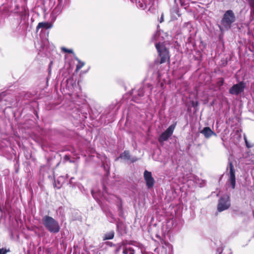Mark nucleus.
Instances as JSON below:
<instances>
[{
  "mask_svg": "<svg viewBox=\"0 0 254 254\" xmlns=\"http://www.w3.org/2000/svg\"><path fill=\"white\" fill-rule=\"evenodd\" d=\"M42 221L45 228L50 233L56 234L60 232L59 223L52 217L45 215L43 217Z\"/></svg>",
  "mask_w": 254,
  "mask_h": 254,
  "instance_id": "nucleus-1",
  "label": "nucleus"
},
{
  "mask_svg": "<svg viewBox=\"0 0 254 254\" xmlns=\"http://www.w3.org/2000/svg\"><path fill=\"white\" fill-rule=\"evenodd\" d=\"M236 19L235 14L232 10H228L223 14L221 21L222 26L226 29L229 30L231 28L232 24Z\"/></svg>",
  "mask_w": 254,
  "mask_h": 254,
  "instance_id": "nucleus-2",
  "label": "nucleus"
},
{
  "mask_svg": "<svg viewBox=\"0 0 254 254\" xmlns=\"http://www.w3.org/2000/svg\"><path fill=\"white\" fill-rule=\"evenodd\" d=\"M155 47L160 57V64H163L169 60L170 57L168 50L163 43H156Z\"/></svg>",
  "mask_w": 254,
  "mask_h": 254,
  "instance_id": "nucleus-3",
  "label": "nucleus"
},
{
  "mask_svg": "<svg viewBox=\"0 0 254 254\" xmlns=\"http://www.w3.org/2000/svg\"><path fill=\"white\" fill-rule=\"evenodd\" d=\"M229 178L226 182V185L228 188L231 187L232 189H234L235 188L236 185L235 170L232 162L230 161H229Z\"/></svg>",
  "mask_w": 254,
  "mask_h": 254,
  "instance_id": "nucleus-4",
  "label": "nucleus"
},
{
  "mask_svg": "<svg viewBox=\"0 0 254 254\" xmlns=\"http://www.w3.org/2000/svg\"><path fill=\"white\" fill-rule=\"evenodd\" d=\"M231 205L230 197L228 195H223L218 200L217 210L221 212L228 209Z\"/></svg>",
  "mask_w": 254,
  "mask_h": 254,
  "instance_id": "nucleus-5",
  "label": "nucleus"
},
{
  "mask_svg": "<svg viewBox=\"0 0 254 254\" xmlns=\"http://www.w3.org/2000/svg\"><path fill=\"white\" fill-rule=\"evenodd\" d=\"M177 123L170 126L167 129L162 132L160 135L158 140L159 142H163L168 140V139L172 136L174 131L175 129Z\"/></svg>",
  "mask_w": 254,
  "mask_h": 254,
  "instance_id": "nucleus-6",
  "label": "nucleus"
},
{
  "mask_svg": "<svg viewBox=\"0 0 254 254\" xmlns=\"http://www.w3.org/2000/svg\"><path fill=\"white\" fill-rule=\"evenodd\" d=\"M146 89H148L149 90V94H148V93H147V96H148V97L149 98L150 95L151 94V92H152V90L153 89V88L152 87L151 84H147L145 86L140 87L137 89V90L134 89L133 90V93L135 94L136 92L137 94V95L139 97H142L144 96L145 91H146Z\"/></svg>",
  "mask_w": 254,
  "mask_h": 254,
  "instance_id": "nucleus-7",
  "label": "nucleus"
},
{
  "mask_svg": "<svg viewBox=\"0 0 254 254\" xmlns=\"http://www.w3.org/2000/svg\"><path fill=\"white\" fill-rule=\"evenodd\" d=\"M245 87V83L243 82H241L234 85L229 89V93L232 95H238L244 91Z\"/></svg>",
  "mask_w": 254,
  "mask_h": 254,
  "instance_id": "nucleus-8",
  "label": "nucleus"
},
{
  "mask_svg": "<svg viewBox=\"0 0 254 254\" xmlns=\"http://www.w3.org/2000/svg\"><path fill=\"white\" fill-rule=\"evenodd\" d=\"M143 177L147 188H152L154 185L155 180L152 176L151 172L145 170L144 172Z\"/></svg>",
  "mask_w": 254,
  "mask_h": 254,
  "instance_id": "nucleus-9",
  "label": "nucleus"
},
{
  "mask_svg": "<svg viewBox=\"0 0 254 254\" xmlns=\"http://www.w3.org/2000/svg\"><path fill=\"white\" fill-rule=\"evenodd\" d=\"M107 193L106 190L104 189V192L101 193L100 191L95 192V190H93L91 191L92 196L97 200L99 204H100V198L103 197L105 199H108L106 194Z\"/></svg>",
  "mask_w": 254,
  "mask_h": 254,
  "instance_id": "nucleus-10",
  "label": "nucleus"
},
{
  "mask_svg": "<svg viewBox=\"0 0 254 254\" xmlns=\"http://www.w3.org/2000/svg\"><path fill=\"white\" fill-rule=\"evenodd\" d=\"M201 133H202L204 135L205 137L207 138H209L212 135H216V134L209 127H204L201 131Z\"/></svg>",
  "mask_w": 254,
  "mask_h": 254,
  "instance_id": "nucleus-11",
  "label": "nucleus"
},
{
  "mask_svg": "<svg viewBox=\"0 0 254 254\" xmlns=\"http://www.w3.org/2000/svg\"><path fill=\"white\" fill-rule=\"evenodd\" d=\"M74 59L77 62L75 68V71L77 72L85 65V63L80 60L76 57H75Z\"/></svg>",
  "mask_w": 254,
  "mask_h": 254,
  "instance_id": "nucleus-12",
  "label": "nucleus"
},
{
  "mask_svg": "<svg viewBox=\"0 0 254 254\" xmlns=\"http://www.w3.org/2000/svg\"><path fill=\"white\" fill-rule=\"evenodd\" d=\"M52 27L51 25L48 22H40L37 26V29L40 28L49 29Z\"/></svg>",
  "mask_w": 254,
  "mask_h": 254,
  "instance_id": "nucleus-13",
  "label": "nucleus"
},
{
  "mask_svg": "<svg viewBox=\"0 0 254 254\" xmlns=\"http://www.w3.org/2000/svg\"><path fill=\"white\" fill-rule=\"evenodd\" d=\"M217 253L218 254H232V252L231 249L226 248L224 253H223V249L222 248H218L217 249Z\"/></svg>",
  "mask_w": 254,
  "mask_h": 254,
  "instance_id": "nucleus-14",
  "label": "nucleus"
},
{
  "mask_svg": "<svg viewBox=\"0 0 254 254\" xmlns=\"http://www.w3.org/2000/svg\"><path fill=\"white\" fill-rule=\"evenodd\" d=\"M156 89L154 90V93L155 94H157L158 93L161 91V90L164 88V84L162 82H158L155 87Z\"/></svg>",
  "mask_w": 254,
  "mask_h": 254,
  "instance_id": "nucleus-15",
  "label": "nucleus"
},
{
  "mask_svg": "<svg viewBox=\"0 0 254 254\" xmlns=\"http://www.w3.org/2000/svg\"><path fill=\"white\" fill-rule=\"evenodd\" d=\"M114 237V231H110V232L106 233V234H105L104 238H103V240H111V239H113Z\"/></svg>",
  "mask_w": 254,
  "mask_h": 254,
  "instance_id": "nucleus-16",
  "label": "nucleus"
},
{
  "mask_svg": "<svg viewBox=\"0 0 254 254\" xmlns=\"http://www.w3.org/2000/svg\"><path fill=\"white\" fill-rule=\"evenodd\" d=\"M119 158H123L125 160H129L130 159L129 153L128 151H125L121 154Z\"/></svg>",
  "mask_w": 254,
  "mask_h": 254,
  "instance_id": "nucleus-17",
  "label": "nucleus"
},
{
  "mask_svg": "<svg viewBox=\"0 0 254 254\" xmlns=\"http://www.w3.org/2000/svg\"><path fill=\"white\" fill-rule=\"evenodd\" d=\"M123 253L124 254H134V250L131 248H125Z\"/></svg>",
  "mask_w": 254,
  "mask_h": 254,
  "instance_id": "nucleus-18",
  "label": "nucleus"
},
{
  "mask_svg": "<svg viewBox=\"0 0 254 254\" xmlns=\"http://www.w3.org/2000/svg\"><path fill=\"white\" fill-rule=\"evenodd\" d=\"M107 216L109 217V221L111 222H114L115 221V218L114 217V216L111 213L107 214Z\"/></svg>",
  "mask_w": 254,
  "mask_h": 254,
  "instance_id": "nucleus-19",
  "label": "nucleus"
},
{
  "mask_svg": "<svg viewBox=\"0 0 254 254\" xmlns=\"http://www.w3.org/2000/svg\"><path fill=\"white\" fill-rule=\"evenodd\" d=\"M62 51L64 53H73V50L72 49H68L65 47L62 48Z\"/></svg>",
  "mask_w": 254,
  "mask_h": 254,
  "instance_id": "nucleus-20",
  "label": "nucleus"
},
{
  "mask_svg": "<svg viewBox=\"0 0 254 254\" xmlns=\"http://www.w3.org/2000/svg\"><path fill=\"white\" fill-rule=\"evenodd\" d=\"M106 166L105 165V163H103L102 164V166L104 168V169H105V171L107 172V173H108L109 167V165H108L107 161H106Z\"/></svg>",
  "mask_w": 254,
  "mask_h": 254,
  "instance_id": "nucleus-21",
  "label": "nucleus"
},
{
  "mask_svg": "<svg viewBox=\"0 0 254 254\" xmlns=\"http://www.w3.org/2000/svg\"><path fill=\"white\" fill-rule=\"evenodd\" d=\"M160 34L159 32H156L153 36V39L155 41H157V38L159 36Z\"/></svg>",
  "mask_w": 254,
  "mask_h": 254,
  "instance_id": "nucleus-22",
  "label": "nucleus"
},
{
  "mask_svg": "<svg viewBox=\"0 0 254 254\" xmlns=\"http://www.w3.org/2000/svg\"><path fill=\"white\" fill-rule=\"evenodd\" d=\"M250 6L254 8V0H248Z\"/></svg>",
  "mask_w": 254,
  "mask_h": 254,
  "instance_id": "nucleus-23",
  "label": "nucleus"
},
{
  "mask_svg": "<svg viewBox=\"0 0 254 254\" xmlns=\"http://www.w3.org/2000/svg\"><path fill=\"white\" fill-rule=\"evenodd\" d=\"M224 79L223 78H220V80L218 82V83L220 86H222L224 84Z\"/></svg>",
  "mask_w": 254,
  "mask_h": 254,
  "instance_id": "nucleus-24",
  "label": "nucleus"
},
{
  "mask_svg": "<svg viewBox=\"0 0 254 254\" xmlns=\"http://www.w3.org/2000/svg\"><path fill=\"white\" fill-rule=\"evenodd\" d=\"M245 140L246 144V146L247 147L251 148L253 146V145H251L250 144V143H249L248 141L245 138Z\"/></svg>",
  "mask_w": 254,
  "mask_h": 254,
  "instance_id": "nucleus-25",
  "label": "nucleus"
},
{
  "mask_svg": "<svg viewBox=\"0 0 254 254\" xmlns=\"http://www.w3.org/2000/svg\"><path fill=\"white\" fill-rule=\"evenodd\" d=\"M6 251L3 249H0V254H6Z\"/></svg>",
  "mask_w": 254,
  "mask_h": 254,
  "instance_id": "nucleus-26",
  "label": "nucleus"
},
{
  "mask_svg": "<svg viewBox=\"0 0 254 254\" xmlns=\"http://www.w3.org/2000/svg\"><path fill=\"white\" fill-rule=\"evenodd\" d=\"M164 21V15L163 14H161V17L160 18L159 21L160 23H162Z\"/></svg>",
  "mask_w": 254,
  "mask_h": 254,
  "instance_id": "nucleus-27",
  "label": "nucleus"
},
{
  "mask_svg": "<svg viewBox=\"0 0 254 254\" xmlns=\"http://www.w3.org/2000/svg\"><path fill=\"white\" fill-rule=\"evenodd\" d=\"M106 244L110 247H112L114 245L112 242H106Z\"/></svg>",
  "mask_w": 254,
  "mask_h": 254,
  "instance_id": "nucleus-28",
  "label": "nucleus"
},
{
  "mask_svg": "<svg viewBox=\"0 0 254 254\" xmlns=\"http://www.w3.org/2000/svg\"><path fill=\"white\" fill-rule=\"evenodd\" d=\"M137 98L136 97H135V95H133V100L134 101V102H138V101H137Z\"/></svg>",
  "mask_w": 254,
  "mask_h": 254,
  "instance_id": "nucleus-29",
  "label": "nucleus"
},
{
  "mask_svg": "<svg viewBox=\"0 0 254 254\" xmlns=\"http://www.w3.org/2000/svg\"><path fill=\"white\" fill-rule=\"evenodd\" d=\"M136 160H137V159H134V158H132V160H131V161H132V162H135V161H136Z\"/></svg>",
  "mask_w": 254,
  "mask_h": 254,
  "instance_id": "nucleus-30",
  "label": "nucleus"
},
{
  "mask_svg": "<svg viewBox=\"0 0 254 254\" xmlns=\"http://www.w3.org/2000/svg\"><path fill=\"white\" fill-rule=\"evenodd\" d=\"M119 250H120V248L118 249L117 250V252H119Z\"/></svg>",
  "mask_w": 254,
  "mask_h": 254,
  "instance_id": "nucleus-31",
  "label": "nucleus"
},
{
  "mask_svg": "<svg viewBox=\"0 0 254 254\" xmlns=\"http://www.w3.org/2000/svg\"><path fill=\"white\" fill-rule=\"evenodd\" d=\"M68 158V157L67 156H65V158Z\"/></svg>",
  "mask_w": 254,
  "mask_h": 254,
  "instance_id": "nucleus-32",
  "label": "nucleus"
}]
</instances>
